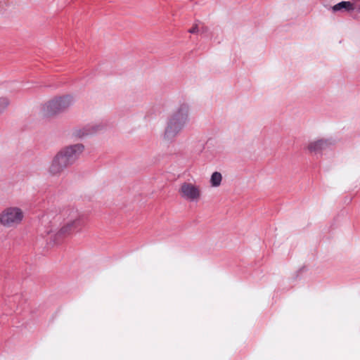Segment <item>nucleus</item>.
Wrapping results in <instances>:
<instances>
[{"label": "nucleus", "mask_w": 360, "mask_h": 360, "mask_svg": "<svg viewBox=\"0 0 360 360\" xmlns=\"http://www.w3.org/2000/svg\"><path fill=\"white\" fill-rule=\"evenodd\" d=\"M188 120V106L180 105L167 119L163 139L172 141L180 134Z\"/></svg>", "instance_id": "obj_1"}, {"label": "nucleus", "mask_w": 360, "mask_h": 360, "mask_svg": "<svg viewBox=\"0 0 360 360\" xmlns=\"http://www.w3.org/2000/svg\"><path fill=\"white\" fill-rule=\"evenodd\" d=\"M83 150L84 146L82 144H76L63 148L55 157L65 169L75 161Z\"/></svg>", "instance_id": "obj_4"}, {"label": "nucleus", "mask_w": 360, "mask_h": 360, "mask_svg": "<svg viewBox=\"0 0 360 360\" xmlns=\"http://www.w3.org/2000/svg\"><path fill=\"white\" fill-rule=\"evenodd\" d=\"M59 106H60V104L57 101L56 98L49 101L44 106V115L46 116H51V115H56L57 113L61 112V110H60V108Z\"/></svg>", "instance_id": "obj_9"}, {"label": "nucleus", "mask_w": 360, "mask_h": 360, "mask_svg": "<svg viewBox=\"0 0 360 360\" xmlns=\"http://www.w3.org/2000/svg\"><path fill=\"white\" fill-rule=\"evenodd\" d=\"M198 26L197 24H195L188 30V32L191 34H195L198 32Z\"/></svg>", "instance_id": "obj_16"}, {"label": "nucleus", "mask_w": 360, "mask_h": 360, "mask_svg": "<svg viewBox=\"0 0 360 360\" xmlns=\"http://www.w3.org/2000/svg\"><path fill=\"white\" fill-rule=\"evenodd\" d=\"M64 169L65 168L60 165L58 159L54 157L49 167V172L55 176L60 174Z\"/></svg>", "instance_id": "obj_11"}, {"label": "nucleus", "mask_w": 360, "mask_h": 360, "mask_svg": "<svg viewBox=\"0 0 360 360\" xmlns=\"http://www.w3.org/2000/svg\"><path fill=\"white\" fill-rule=\"evenodd\" d=\"M69 217L70 219L55 233L54 240L56 242H60L63 238L70 236L73 233L80 232L85 226L84 217L77 211L72 210Z\"/></svg>", "instance_id": "obj_2"}, {"label": "nucleus", "mask_w": 360, "mask_h": 360, "mask_svg": "<svg viewBox=\"0 0 360 360\" xmlns=\"http://www.w3.org/2000/svg\"><path fill=\"white\" fill-rule=\"evenodd\" d=\"M83 150L84 146L82 144H76L63 148L55 157L65 169L75 161Z\"/></svg>", "instance_id": "obj_5"}, {"label": "nucleus", "mask_w": 360, "mask_h": 360, "mask_svg": "<svg viewBox=\"0 0 360 360\" xmlns=\"http://www.w3.org/2000/svg\"><path fill=\"white\" fill-rule=\"evenodd\" d=\"M23 217L21 209L17 207H7L0 214V224L6 228H14L21 223Z\"/></svg>", "instance_id": "obj_3"}, {"label": "nucleus", "mask_w": 360, "mask_h": 360, "mask_svg": "<svg viewBox=\"0 0 360 360\" xmlns=\"http://www.w3.org/2000/svg\"><path fill=\"white\" fill-rule=\"evenodd\" d=\"M179 194L186 201L198 202L201 198L202 191L200 186L191 182H184L179 186Z\"/></svg>", "instance_id": "obj_7"}, {"label": "nucleus", "mask_w": 360, "mask_h": 360, "mask_svg": "<svg viewBox=\"0 0 360 360\" xmlns=\"http://www.w3.org/2000/svg\"><path fill=\"white\" fill-rule=\"evenodd\" d=\"M355 9H357L356 6L354 3L351 1H341L333 6V11L335 12L339 11L350 12Z\"/></svg>", "instance_id": "obj_10"}, {"label": "nucleus", "mask_w": 360, "mask_h": 360, "mask_svg": "<svg viewBox=\"0 0 360 360\" xmlns=\"http://www.w3.org/2000/svg\"><path fill=\"white\" fill-rule=\"evenodd\" d=\"M222 179L221 174L218 172H215L212 174L210 182L212 186L217 187L219 186L221 184V181Z\"/></svg>", "instance_id": "obj_13"}, {"label": "nucleus", "mask_w": 360, "mask_h": 360, "mask_svg": "<svg viewBox=\"0 0 360 360\" xmlns=\"http://www.w3.org/2000/svg\"><path fill=\"white\" fill-rule=\"evenodd\" d=\"M330 143L329 140L319 139L310 141L307 148L310 153H318L327 148Z\"/></svg>", "instance_id": "obj_8"}, {"label": "nucleus", "mask_w": 360, "mask_h": 360, "mask_svg": "<svg viewBox=\"0 0 360 360\" xmlns=\"http://www.w3.org/2000/svg\"><path fill=\"white\" fill-rule=\"evenodd\" d=\"M9 105V101L6 98H0V114L5 110Z\"/></svg>", "instance_id": "obj_14"}, {"label": "nucleus", "mask_w": 360, "mask_h": 360, "mask_svg": "<svg viewBox=\"0 0 360 360\" xmlns=\"http://www.w3.org/2000/svg\"><path fill=\"white\" fill-rule=\"evenodd\" d=\"M96 130L90 131L89 129H83L82 130L76 131V136L79 137H82L86 135H89L93 132H94Z\"/></svg>", "instance_id": "obj_15"}, {"label": "nucleus", "mask_w": 360, "mask_h": 360, "mask_svg": "<svg viewBox=\"0 0 360 360\" xmlns=\"http://www.w3.org/2000/svg\"><path fill=\"white\" fill-rule=\"evenodd\" d=\"M56 99L60 104L59 107L60 108L61 112L69 108L73 103V99L70 96L57 98Z\"/></svg>", "instance_id": "obj_12"}, {"label": "nucleus", "mask_w": 360, "mask_h": 360, "mask_svg": "<svg viewBox=\"0 0 360 360\" xmlns=\"http://www.w3.org/2000/svg\"><path fill=\"white\" fill-rule=\"evenodd\" d=\"M353 3L356 6L357 9L360 10V0H354Z\"/></svg>", "instance_id": "obj_17"}, {"label": "nucleus", "mask_w": 360, "mask_h": 360, "mask_svg": "<svg viewBox=\"0 0 360 360\" xmlns=\"http://www.w3.org/2000/svg\"><path fill=\"white\" fill-rule=\"evenodd\" d=\"M83 150L84 146L82 144H76L63 148L55 157L65 169L75 161Z\"/></svg>", "instance_id": "obj_6"}]
</instances>
